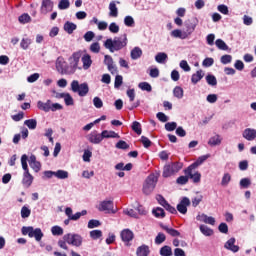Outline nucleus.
Listing matches in <instances>:
<instances>
[{
	"instance_id": "1",
	"label": "nucleus",
	"mask_w": 256,
	"mask_h": 256,
	"mask_svg": "<svg viewBox=\"0 0 256 256\" xmlns=\"http://www.w3.org/2000/svg\"><path fill=\"white\" fill-rule=\"evenodd\" d=\"M81 60V51L74 52L72 56L69 58L70 65L65 61V58L58 57L56 59L55 67L56 71L60 75H75L77 69H81L79 67V61Z\"/></svg>"
},
{
	"instance_id": "2",
	"label": "nucleus",
	"mask_w": 256,
	"mask_h": 256,
	"mask_svg": "<svg viewBox=\"0 0 256 256\" xmlns=\"http://www.w3.org/2000/svg\"><path fill=\"white\" fill-rule=\"evenodd\" d=\"M105 49H108L110 53H115V51H121L124 47H127V34H123L119 37H114V39L108 38L104 42Z\"/></svg>"
},
{
	"instance_id": "3",
	"label": "nucleus",
	"mask_w": 256,
	"mask_h": 256,
	"mask_svg": "<svg viewBox=\"0 0 256 256\" xmlns=\"http://www.w3.org/2000/svg\"><path fill=\"white\" fill-rule=\"evenodd\" d=\"M159 181V177L155 174H150L144 184H143V194L144 195H151L157 186V182Z\"/></svg>"
},
{
	"instance_id": "4",
	"label": "nucleus",
	"mask_w": 256,
	"mask_h": 256,
	"mask_svg": "<svg viewBox=\"0 0 256 256\" xmlns=\"http://www.w3.org/2000/svg\"><path fill=\"white\" fill-rule=\"evenodd\" d=\"M72 93H77L79 97H87L89 94V84L87 82L79 84L78 80H73L70 84Z\"/></svg>"
},
{
	"instance_id": "5",
	"label": "nucleus",
	"mask_w": 256,
	"mask_h": 256,
	"mask_svg": "<svg viewBox=\"0 0 256 256\" xmlns=\"http://www.w3.org/2000/svg\"><path fill=\"white\" fill-rule=\"evenodd\" d=\"M22 235H28L30 239H35V241H41L43 239L44 234L41 228H33V226H23L22 227Z\"/></svg>"
},
{
	"instance_id": "6",
	"label": "nucleus",
	"mask_w": 256,
	"mask_h": 256,
	"mask_svg": "<svg viewBox=\"0 0 256 256\" xmlns=\"http://www.w3.org/2000/svg\"><path fill=\"white\" fill-rule=\"evenodd\" d=\"M183 169V164L181 162H174L171 164H167L164 166L162 177L167 179V177H171L175 175V173H179Z\"/></svg>"
},
{
	"instance_id": "7",
	"label": "nucleus",
	"mask_w": 256,
	"mask_h": 256,
	"mask_svg": "<svg viewBox=\"0 0 256 256\" xmlns=\"http://www.w3.org/2000/svg\"><path fill=\"white\" fill-rule=\"evenodd\" d=\"M196 167H199V163L194 162L184 170V173L188 175V179H192L193 183H201V173L195 171Z\"/></svg>"
},
{
	"instance_id": "8",
	"label": "nucleus",
	"mask_w": 256,
	"mask_h": 256,
	"mask_svg": "<svg viewBox=\"0 0 256 256\" xmlns=\"http://www.w3.org/2000/svg\"><path fill=\"white\" fill-rule=\"evenodd\" d=\"M63 239L68 245H73V247H81L83 245V237L79 234L68 233L63 236Z\"/></svg>"
},
{
	"instance_id": "9",
	"label": "nucleus",
	"mask_w": 256,
	"mask_h": 256,
	"mask_svg": "<svg viewBox=\"0 0 256 256\" xmlns=\"http://www.w3.org/2000/svg\"><path fill=\"white\" fill-rule=\"evenodd\" d=\"M97 209L98 211H102L104 213H112L113 215L117 213V209H115V204L113 203V200H104L100 202Z\"/></svg>"
},
{
	"instance_id": "10",
	"label": "nucleus",
	"mask_w": 256,
	"mask_h": 256,
	"mask_svg": "<svg viewBox=\"0 0 256 256\" xmlns=\"http://www.w3.org/2000/svg\"><path fill=\"white\" fill-rule=\"evenodd\" d=\"M65 215L71 219V221H79L81 217L87 215V210H82L81 212H76L73 214V209L71 207H67L65 209Z\"/></svg>"
},
{
	"instance_id": "11",
	"label": "nucleus",
	"mask_w": 256,
	"mask_h": 256,
	"mask_svg": "<svg viewBox=\"0 0 256 256\" xmlns=\"http://www.w3.org/2000/svg\"><path fill=\"white\" fill-rule=\"evenodd\" d=\"M191 206V200L188 197H182L180 202L177 204L176 209L182 215H187V207Z\"/></svg>"
},
{
	"instance_id": "12",
	"label": "nucleus",
	"mask_w": 256,
	"mask_h": 256,
	"mask_svg": "<svg viewBox=\"0 0 256 256\" xmlns=\"http://www.w3.org/2000/svg\"><path fill=\"white\" fill-rule=\"evenodd\" d=\"M104 65L107 66L108 71L112 75H115V73H117V66L115 65V61H113V57H111L110 55L104 56Z\"/></svg>"
},
{
	"instance_id": "13",
	"label": "nucleus",
	"mask_w": 256,
	"mask_h": 256,
	"mask_svg": "<svg viewBox=\"0 0 256 256\" xmlns=\"http://www.w3.org/2000/svg\"><path fill=\"white\" fill-rule=\"evenodd\" d=\"M87 139L93 145H99V143L103 141V135L102 133L99 134V132L97 131H92L90 134L87 135Z\"/></svg>"
},
{
	"instance_id": "14",
	"label": "nucleus",
	"mask_w": 256,
	"mask_h": 256,
	"mask_svg": "<svg viewBox=\"0 0 256 256\" xmlns=\"http://www.w3.org/2000/svg\"><path fill=\"white\" fill-rule=\"evenodd\" d=\"M51 11H53V1L42 0L40 13H42V15H47L48 13H51Z\"/></svg>"
},
{
	"instance_id": "15",
	"label": "nucleus",
	"mask_w": 256,
	"mask_h": 256,
	"mask_svg": "<svg viewBox=\"0 0 256 256\" xmlns=\"http://www.w3.org/2000/svg\"><path fill=\"white\" fill-rule=\"evenodd\" d=\"M28 163L35 173H39V171H41V162L37 161V157L35 155L32 154L30 156Z\"/></svg>"
},
{
	"instance_id": "16",
	"label": "nucleus",
	"mask_w": 256,
	"mask_h": 256,
	"mask_svg": "<svg viewBox=\"0 0 256 256\" xmlns=\"http://www.w3.org/2000/svg\"><path fill=\"white\" fill-rule=\"evenodd\" d=\"M236 239L235 238H230L227 240V242L224 244V249H227L228 251H231L232 253H238L239 251V246L235 245Z\"/></svg>"
},
{
	"instance_id": "17",
	"label": "nucleus",
	"mask_w": 256,
	"mask_h": 256,
	"mask_svg": "<svg viewBox=\"0 0 256 256\" xmlns=\"http://www.w3.org/2000/svg\"><path fill=\"white\" fill-rule=\"evenodd\" d=\"M185 27L187 35H191V33H193V31H195V28L197 27V18L188 19L185 22Z\"/></svg>"
},
{
	"instance_id": "18",
	"label": "nucleus",
	"mask_w": 256,
	"mask_h": 256,
	"mask_svg": "<svg viewBox=\"0 0 256 256\" xmlns=\"http://www.w3.org/2000/svg\"><path fill=\"white\" fill-rule=\"evenodd\" d=\"M196 219L197 221L206 223L207 225H215V218H213V216H207V214H198Z\"/></svg>"
},
{
	"instance_id": "19",
	"label": "nucleus",
	"mask_w": 256,
	"mask_h": 256,
	"mask_svg": "<svg viewBox=\"0 0 256 256\" xmlns=\"http://www.w3.org/2000/svg\"><path fill=\"white\" fill-rule=\"evenodd\" d=\"M120 237L124 243H129L130 241H133V237H135V235L130 229H124L121 231Z\"/></svg>"
},
{
	"instance_id": "20",
	"label": "nucleus",
	"mask_w": 256,
	"mask_h": 256,
	"mask_svg": "<svg viewBox=\"0 0 256 256\" xmlns=\"http://www.w3.org/2000/svg\"><path fill=\"white\" fill-rule=\"evenodd\" d=\"M81 61L83 65L82 68L84 69V71L91 69V65H93V60L91 59V55H89L88 53L84 54L81 57Z\"/></svg>"
},
{
	"instance_id": "21",
	"label": "nucleus",
	"mask_w": 256,
	"mask_h": 256,
	"mask_svg": "<svg viewBox=\"0 0 256 256\" xmlns=\"http://www.w3.org/2000/svg\"><path fill=\"white\" fill-rule=\"evenodd\" d=\"M242 136L244 139H246V141H253L256 139V130L253 128H246L243 131Z\"/></svg>"
},
{
	"instance_id": "22",
	"label": "nucleus",
	"mask_w": 256,
	"mask_h": 256,
	"mask_svg": "<svg viewBox=\"0 0 256 256\" xmlns=\"http://www.w3.org/2000/svg\"><path fill=\"white\" fill-rule=\"evenodd\" d=\"M33 175H31V173L28 172H24L23 173V179H22V184L24 187H31V185H33Z\"/></svg>"
},
{
	"instance_id": "23",
	"label": "nucleus",
	"mask_w": 256,
	"mask_h": 256,
	"mask_svg": "<svg viewBox=\"0 0 256 256\" xmlns=\"http://www.w3.org/2000/svg\"><path fill=\"white\" fill-rule=\"evenodd\" d=\"M160 227L161 229H163V231H166V233H168V235H170L171 237H181V232L179 230H175L174 228L168 227L164 224H161Z\"/></svg>"
},
{
	"instance_id": "24",
	"label": "nucleus",
	"mask_w": 256,
	"mask_h": 256,
	"mask_svg": "<svg viewBox=\"0 0 256 256\" xmlns=\"http://www.w3.org/2000/svg\"><path fill=\"white\" fill-rule=\"evenodd\" d=\"M204 77H205V72H203V70H198L196 71V73L192 74L191 83L193 85H197V83H199V81H201V79H203Z\"/></svg>"
},
{
	"instance_id": "25",
	"label": "nucleus",
	"mask_w": 256,
	"mask_h": 256,
	"mask_svg": "<svg viewBox=\"0 0 256 256\" xmlns=\"http://www.w3.org/2000/svg\"><path fill=\"white\" fill-rule=\"evenodd\" d=\"M37 107L38 109H40V111H45V113H49V111H51V100H47L46 102L38 101Z\"/></svg>"
},
{
	"instance_id": "26",
	"label": "nucleus",
	"mask_w": 256,
	"mask_h": 256,
	"mask_svg": "<svg viewBox=\"0 0 256 256\" xmlns=\"http://www.w3.org/2000/svg\"><path fill=\"white\" fill-rule=\"evenodd\" d=\"M167 59H169V56L165 52H159L155 56L156 63H159L160 65H165V63H167Z\"/></svg>"
},
{
	"instance_id": "27",
	"label": "nucleus",
	"mask_w": 256,
	"mask_h": 256,
	"mask_svg": "<svg viewBox=\"0 0 256 256\" xmlns=\"http://www.w3.org/2000/svg\"><path fill=\"white\" fill-rule=\"evenodd\" d=\"M102 139H119V134L115 131L103 130L102 132Z\"/></svg>"
},
{
	"instance_id": "28",
	"label": "nucleus",
	"mask_w": 256,
	"mask_h": 256,
	"mask_svg": "<svg viewBox=\"0 0 256 256\" xmlns=\"http://www.w3.org/2000/svg\"><path fill=\"white\" fill-rule=\"evenodd\" d=\"M171 37H174L175 39H187L189 34H187V32L181 31L180 29H175L171 32Z\"/></svg>"
},
{
	"instance_id": "29",
	"label": "nucleus",
	"mask_w": 256,
	"mask_h": 256,
	"mask_svg": "<svg viewBox=\"0 0 256 256\" xmlns=\"http://www.w3.org/2000/svg\"><path fill=\"white\" fill-rule=\"evenodd\" d=\"M143 55V50H141L139 47H134L130 52V57L133 59V61H137V59H141V56Z\"/></svg>"
},
{
	"instance_id": "30",
	"label": "nucleus",
	"mask_w": 256,
	"mask_h": 256,
	"mask_svg": "<svg viewBox=\"0 0 256 256\" xmlns=\"http://www.w3.org/2000/svg\"><path fill=\"white\" fill-rule=\"evenodd\" d=\"M221 141H223L221 136L219 134H216V135L210 137V139L208 141V145H210V147H217V145H219L221 143Z\"/></svg>"
},
{
	"instance_id": "31",
	"label": "nucleus",
	"mask_w": 256,
	"mask_h": 256,
	"mask_svg": "<svg viewBox=\"0 0 256 256\" xmlns=\"http://www.w3.org/2000/svg\"><path fill=\"white\" fill-rule=\"evenodd\" d=\"M77 29V24L67 21L64 24V31H66V33H68V35H72L73 31H75Z\"/></svg>"
},
{
	"instance_id": "32",
	"label": "nucleus",
	"mask_w": 256,
	"mask_h": 256,
	"mask_svg": "<svg viewBox=\"0 0 256 256\" xmlns=\"http://www.w3.org/2000/svg\"><path fill=\"white\" fill-rule=\"evenodd\" d=\"M109 16L110 17H118L119 15V9H117V4H115V1H111L109 4Z\"/></svg>"
},
{
	"instance_id": "33",
	"label": "nucleus",
	"mask_w": 256,
	"mask_h": 256,
	"mask_svg": "<svg viewBox=\"0 0 256 256\" xmlns=\"http://www.w3.org/2000/svg\"><path fill=\"white\" fill-rule=\"evenodd\" d=\"M149 253H150V250H149V246L147 245H142L138 247L136 250L137 256H149Z\"/></svg>"
},
{
	"instance_id": "34",
	"label": "nucleus",
	"mask_w": 256,
	"mask_h": 256,
	"mask_svg": "<svg viewBox=\"0 0 256 256\" xmlns=\"http://www.w3.org/2000/svg\"><path fill=\"white\" fill-rule=\"evenodd\" d=\"M200 232L202 235H205V237H211L213 235V229L209 228L207 225H200L199 227Z\"/></svg>"
},
{
	"instance_id": "35",
	"label": "nucleus",
	"mask_w": 256,
	"mask_h": 256,
	"mask_svg": "<svg viewBox=\"0 0 256 256\" xmlns=\"http://www.w3.org/2000/svg\"><path fill=\"white\" fill-rule=\"evenodd\" d=\"M152 213L154 217H157V219H163L165 218V210L161 207H157L152 210Z\"/></svg>"
},
{
	"instance_id": "36",
	"label": "nucleus",
	"mask_w": 256,
	"mask_h": 256,
	"mask_svg": "<svg viewBox=\"0 0 256 256\" xmlns=\"http://www.w3.org/2000/svg\"><path fill=\"white\" fill-rule=\"evenodd\" d=\"M24 125L28 127L30 130H35L37 129V119H28L24 121Z\"/></svg>"
},
{
	"instance_id": "37",
	"label": "nucleus",
	"mask_w": 256,
	"mask_h": 256,
	"mask_svg": "<svg viewBox=\"0 0 256 256\" xmlns=\"http://www.w3.org/2000/svg\"><path fill=\"white\" fill-rule=\"evenodd\" d=\"M160 255L161 256H173V250L171 249L170 246H163L160 248Z\"/></svg>"
},
{
	"instance_id": "38",
	"label": "nucleus",
	"mask_w": 256,
	"mask_h": 256,
	"mask_svg": "<svg viewBox=\"0 0 256 256\" xmlns=\"http://www.w3.org/2000/svg\"><path fill=\"white\" fill-rule=\"evenodd\" d=\"M56 179H69V172L66 170H57L55 171Z\"/></svg>"
},
{
	"instance_id": "39",
	"label": "nucleus",
	"mask_w": 256,
	"mask_h": 256,
	"mask_svg": "<svg viewBox=\"0 0 256 256\" xmlns=\"http://www.w3.org/2000/svg\"><path fill=\"white\" fill-rule=\"evenodd\" d=\"M215 45L218 49H220V51H227V49H229L227 43H225V41H223L222 39H217L215 41Z\"/></svg>"
},
{
	"instance_id": "40",
	"label": "nucleus",
	"mask_w": 256,
	"mask_h": 256,
	"mask_svg": "<svg viewBox=\"0 0 256 256\" xmlns=\"http://www.w3.org/2000/svg\"><path fill=\"white\" fill-rule=\"evenodd\" d=\"M183 88L181 86H176L173 90V95L176 99H183Z\"/></svg>"
},
{
	"instance_id": "41",
	"label": "nucleus",
	"mask_w": 256,
	"mask_h": 256,
	"mask_svg": "<svg viewBox=\"0 0 256 256\" xmlns=\"http://www.w3.org/2000/svg\"><path fill=\"white\" fill-rule=\"evenodd\" d=\"M240 188L241 189H249V187H251V179L250 178H242L240 180Z\"/></svg>"
},
{
	"instance_id": "42",
	"label": "nucleus",
	"mask_w": 256,
	"mask_h": 256,
	"mask_svg": "<svg viewBox=\"0 0 256 256\" xmlns=\"http://www.w3.org/2000/svg\"><path fill=\"white\" fill-rule=\"evenodd\" d=\"M138 87L142 91H147L148 93H151V91L153 90V88L151 87V84H149V82H140L138 84Z\"/></svg>"
},
{
	"instance_id": "43",
	"label": "nucleus",
	"mask_w": 256,
	"mask_h": 256,
	"mask_svg": "<svg viewBox=\"0 0 256 256\" xmlns=\"http://www.w3.org/2000/svg\"><path fill=\"white\" fill-rule=\"evenodd\" d=\"M27 161H29V157L27 156V154L22 155L21 156V165H22V169L24 172L29 171V166L27 165Z\"/></svg>"
},
{
	"instance_id": "44",
	"label": "nucleus",
	"mask_w": 256,
	"mask_h": 256,
	"mask_svg": "<svg viewBox=\"0 0 256 256\" xmlns=\"http://www.w3.org/2000/svg\"><path fill=\"white\" fill-rule=\"evenodd\" d=\"M206 82H207L211 87L217 86V78L215 77V75L208 74V75L206 76Z\"/></svg>"
},
{
	"instance_id": "45",
	"label": "nucleus",
	"mask_w": 256,
	"mask_h": 256,
	"mask_svg": "<svg viewBox=\"0 0 256 256\" xmlns=\"http://www.w3.org/2000/svg\"><path fill=\"white\" fill-rule=\"evenodd\" d=\"M19 23H22V25H25L26 23H31V16L29 14L24 13L18 18Z\"/></svg>"
},
{
	"instance_id": "46",
	"label": "nucleus",
	"mask_w": 256,
	"mask_h": 256,
	"mask_svg": "<svg viewBox=\"0 0 256 256\" xmlns=\"http://www.w3.org/2000/svg\"><path fill=\"white\" fill-rule=\"evenodd\" d=\"M32 41L30 38H23L20 42L21 49H24V51H27L29 49V45H31Z\"/></svg>"
},
{
	"instance_id": "47",
	"label": "nucleus",
	"mask_w": 256,
	"mask_h": 256,
	"mask_svg": "<svg viewBox=\"0 0 256 256\" xmlns=\"http://www.w3.org/2000/svg\"><path fill=\"white\" fill-rule=\"evenodd\" d=\"M167 239V236H165L162 232H159L155 238V244L161 245L162 243H165Z\"/></svg>"
},
{
	"instance_id": "48",
	"label": "nucleus",
	"mask_w": 256,
	"mask_h": 256,
	"mask_svg": "<svg viewBox=\"0 0 256 256\" xmlns=\"http://www.w3.org/2000/svg\"><path fill=\"white\" fill-rule=\"evenodd\" d=\"M229 183H231V174L225 173L222 177L221 185H222V187H227V185H229Z\"/></svg>"
},
{
	"instance_id": "49",
	"label": "nucleus",
	"mask_w": 256,
	"mask_h": 256,
	"mask_svg": "<svg viewBox=\"0 0 256 256\" xmlns=\"http://www.w3.org/2000/svg\"><path fill=\"white\" fill-rule=\"evenodd\" d=\"M90 237L96 241L97 239H101V237H103V232L101 230H92L90 231Z\"/></svg>"
},
{
	"instance_id": "50",
	"label": "nucleus",
	"mask_w": 256,
	"mask_h": 256,
	"mask_svg": "<svg viewBox=\"0 0 256 256\" xmlns=\"http://www.w3.org/2000/svg\"><path fill=\"white\" fill-rule=\"evenodd\" d=\"M132 131H135L137 135H141V133H143V130L141 129V123L134 121L132 123Z\"/></svg>"
},
{
	"instance_id": "51",
	"label": "nucleus",
	"mask_w": 256,
	"mask_h": 256,
	"mask_svg": "<svg viewBox=\"0 0 256 256\" xmlns=\"http://www.w3.org/2000/svg\"><path fill=\"white\" fill-rule=\"evenodd\" d=\"M83 39L86 41V43H91V41L93 39H95V32L93 31H87L84 36Z\"/></svg>"
},
{
	"instance_id": "52",
	"label": "nucleus",
	"mask_w": 256,
	"mask_h": 256,
	"mask_svg": "<svg viewBox=\"0 0 256 256\" xmlns=\"http://www.w3.org/2000/svg\"><path fill=\"white\" fill-rule=\"evenodd\" d=\"M222 65H229L233 61V56L225 54L220 58Z\"/></svg>"
},
{
	"instance_id": "53",
	"label": "nucleus",
	"mask_w": 256,
	"mask_h": 256,
	"mask_svg": "<svg viewBox=\"0 0 256 256\" xmlns=\"http://www.w3.org/2000/svg\"><path fill=\"white\" fill-rule=\"evenodd\" d=\"M217 11L222 15H229V7L225 4H220L217 6Z\"/></svg>"
},
{
	"instance_id": "54",
	"label": "nucleus",
	"mask_w": 256,
	"mask_h": 256,
	"mask_svg": "<svg viewBox=\"0 0 256 256\" xmlns=\"http://www.w3.org/2000/svg\"><path fill=\"white\" fill-rule=\"evenodd\" d=\"M124 25H126V27H135V19H133V16H126L124 18Z\"/></svg>"
},
{
	"instance_id": "55",
	"label": "nucleus",
	"mask_w": 256,
	"mask_h": 256,
	"mask_svg": "<svg viewBox=\"0 0 256 256\" xmlns=\"http://www.w3.org/2000/svg\"><path fill=\"white\" fill-rule=\"evenodd\" d=\"M30 215H31V209H29V207H27V206H23L21 208L22 219H27L28 217H30Z\"/></svg>"
},
{
	"instance_id": "56",
	"label": "nucleus",
	"mask_w": 256,
	"mask_h": 256,
	"mask_svg": "<svg viewBox=\"0 0 256 256\" xmlns=\"http://www.w3.org/2000/svg\"><path fill=\"white\" fill-rule=\"evenodd\" d=\"M64 102L67 107L71 105H75V101L73 100V96L71 94L66 93V96H64Z\"/></svg>"
},
{
	"instance_id": "57",
	"label": "nucleus",
	"mask_w": 256,
	"mask_h": 256,
	"mask_svg": "<svg viewBox=\"0 0 256 256\" xmlns=\"http://www.w3.org/2000/svg\"><path fill=\"white\" fill-rule=\"evenodd\" d=\"M70 5L71 3L69 2V0H61L58 4V9L63 11L65 9H69Z\"/></svg>"
},
{
	"instance_id": "58",
	"label": "nucleus",
	"mask_w": 256,
	"mask_h": 256,
	"mask_svg": "<svg viewBox=\"0 0 256 256\" xmlns=\"http://www.w3.org/2000/svg\"><path fill=\"white\" fill-rule=\"evenodd\" d=\"M90 51L91 53H99L101 51V45L99 44V42H93L90 45Z\"/></svg>"
},
{
	"instance_id": "59",
	"label": "nucleus",
	"mask_w": 256,
	"mask_h": 256,
	"mask_svg": "<svg viewBox=\"0 0 256 256\" xmlns=\"http://www.w3.org/2000/svg\"><path fill=\"white\" fill-rule=\"evenodd\" d=\"M123 85V76L116 75L115 81H114V88L119 89Z\"/></svg>"
},
{
	"instance_id": "60",
	"label": "nucleus",
	"mask_w": 256,
	"mask_h": 256,
	"mask_svg": "<svg viewBox=\"0 0 256 256\" xmlns=\"http://www.w3.org/2000/svg\"><path fill=\"white\" fill-rule=\"evenodd\" d=\"M101 226V222L99 220H89L88 222V229H95V227H100Z\"/></svg>"
},
{
	"instance_id": "61",
	"label": "nucleus",
	"mask_w": 256,
	"mask_h": 256,
	"mask_svg": "<svg viewBox=\"0 0 256 256\" xmlns=\"http://www.w3.org/2000/svg\"><path fill=\"white\" fill-rule=\"evenodd\" d=\"M156 117L161 121V123H167V121H169V116L165 115L163 112H158Z\"/></svg>"
},
{
	"instance_id": "62",
	"label": "nucleus",
	"mask_w": 256,
	"mask_h": 256,
	"mask_svg": "<svg viewBox=\"0 0 256 256\" xmlns=\"http://www.w3.org/2000/svg\"><path fill=\"white\" fill-rule=\"evenodd\" d=\"M51 233L52 235H57V236L63 235V228H61L60 226H53L51 228Z\"/></svg>"
},
{
	"instance_id": "63",
	"label": "nucleus",
	"mask_w": 256,
	"mask_h": 256,
	"mask_svg": "<svg viewBox=\"0 0 256 256\" xmlns=\"http://www.w3.org/2000/svg\"><path fill=\"white\" fill-rule=\"evenodd\" d=\"M108 29L110 33H114V34L119 33V25H117V23L115 22L110 23V25L108 26Z\"/></svg>"
},
{
	"instance_id": "64",
	"label": "nucleus",
	"mask_w": 256,
	"mask_h": 256,
	"mask_svg": "<svg viewBox=\"0 0 256 256\" xmlns=\"http://www.w3.org/2000/svg\"><path fill=\"white\" fill-rule=\"evenodd\" d=\"M165 129L166 131H175V129H177V122H167Z\"/></svg>"
}]
</instances>
